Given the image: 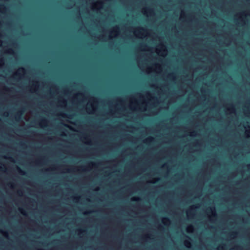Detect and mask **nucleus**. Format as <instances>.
Returning <instances> with one entry per match:
<instances>
[{"label":"nucleus","mask_w":250,"mask_h":250,"mask_svg":"<svg viewBox=\"0 0 250 250\" xmlns=\"http://www.w3.org/2000/svg\"><path fill=\"white\" fill-rule=\"evenodd\" d=\"M62 104H66V102L65 101H61Z\"/></svg>","instance_id":"15"},{"label":"nucleus","mask_w":250,"mask_h":250,"mask_svg":"<svg viewBox=\"0 0 250 250\" xmlns=\"http://www.w3.org/2000/svg\"><path fill=\"white\" fill-rule=\"evenodd\" d=\"M236 234V232H233L231 235H234V234Z\"/></svg>","instance_id":"19"},{"label":"nucleus","mask_w":250,"mask_h":250,"mask_svg":"<svg viewBox=\"0 0 250 250\" xmlns=\"http://www.w3.org/2000/svg\"><path fill=\"white\" fill-rule=\"evenodd\" d=\"M17 169L20 174L23 175L25 174V172L21 170L19 167H17Z\"/></svg>","instance_id":"2"},{"label":"nucleus","mask_w":250,"mask_h":250,"mask_svg":"<svg viewBox=\"0 0 250 250\" xmlns=\"http://www.w3.org/2000/svg\"><path fill=\"white\" fill-rule=\"evenodd\" d=\"M213 216L214 217H216V214L214 213L213 214Z\"/></svg>","instance_id":"17"},{"label":"nucleus","mask_w":250,"mask_h":250,"mask_svg":"<svg viewBox=\"0 0 250 250\" xmlns=\"http://www.w3.org/2000/svg\"><path fill=\"white\" fill-rule=\"evenodd\" d=\"M64 125H65V126H67V127H69L68 125H66V124H64Z\"/></svg>","instance_id":"21"},{"label":"nucleus","mask_w":250,"mask_h":250,"mask_svg":"<svg viewBox=\"0 0 250 250\" xmlns=\"http://www.w3.org/2000/svg\"><path fill=\"white\" fill-rule=\"evenodd\" d=\"M193 209H194L193 207L191 208L190 210L188 212V215H190V214H191V211L192 210H193Z\"/></svg>","instance_id":"7"},{"label":"nucleus","mask_w":250,"mask_h":250,"mask_svg":"<svg viewBox=\"0 0 250 250\" xmlns=\"http://www.w3.org/2000/svg\"><path fill=\"white\" fill-rule=\"evenodd\" d=\"M0 9L1 10H5L6 9V7L5 6H4V5H1L0 6Z\"/></svg>","instance_id":"5"},{"label":"nucleus","mask_w":250,"mask_h":250,"mask_svg":"<svg viewBox=\"0 0 250 250\" xmlns=\"http://www.w3.org/2000/svg\"><path fill=\"white\" fill-rule=\"evenodd\" d=\"M163 220L164 221H166V222H170V220L167 217H165L163 219Z\"/></svg>","instance_id":"6"},{"label":"nucleus","mask_w":250,"mask_h":250,"mask_svg":"<svg viewBox=\"0 0 250 250\" xmlns=\"http://www.w3.org/2000/svg\"><path fill=\"white\" fill-rule=\"evenodd\" d=\"M8 52H9V53H13V50L12 49H9V50H8Z\"/></svg>","instance_id":"10"},{"label":"nucleus","mask_w":250,"mask_h":250,"mask_svg":"<svg viewBox=\"0 0 250 250\" xmlns=\"http://www.w3.org/2000/svg\"><path fill=\"white\" fill-rule=\"evenodd\" d=\"M20 210H21V213L22 214H25V213L22 211V210L21 209H20Z\"/></svg>","instance_id":"16"},{"label":"nucleus","mask_w":250,"mask_h":250,"mask_svg":"<svg viewBox=\"0 0 250 250\" xmlns=\"http://www.w3.org/2000/svg\"><path fill=\"white\" fill-rule=\"evenodd\" d=\"M1 61H2V60H0V62H1Z\"/></svg>","instance_id":"25"},{"label":"nucleus","mask_w":250,"mask_h":250,"mask_svg":"<svg viewBox=\"0 0 250 250\" xmlns=\"http://www.w3.org/2000/svg\"><path fill=\"white\" fill-rule=\"evenodd\" d=\"M63 117H65L64 114L61 115Z\"/></svg>","instance_id":"22"},{"label":"nucleus","mask_w":250,"mask_h":250,"mask_svg":"<svg viewBox=\"0 0 250 250\" xmlns=\"http://www.w3.org/2000/svg\"><path fill=\"white\" fill-rule=\"evenodd\" d=\"M46 123V120H42V124H45Z\"/></svg>","instance_id":"11"},{"label":"nucleus","mask_w":250,"mask_h":250,"mask_svg":"<svg viewBox=\"0 0 250 250\" xmlns=\"http://www.w3.org/2000/svg\"><path fill=\"white\" fill-rule=\"evenodd\" d=\"M169 77H173V74H170V75H169Z\"/></svg>","instance_id":"20"},{"label":"nucleus","mask_w":250,"mask_h":250,"mask_svg":"<svg viewBox=\"0 0 250 250\" xmlns=\"http://www.w3.org/2000/svg\"><path fill=\"white\" fill-rule=\"evenodd\" d=\"M69 118H71V117L70 116L68 117Z\"/></svg>","instance_id":"24"},{"label":"nucleus","mask_w":250,"mask_h":250,"mask_svg":"<svg viewBox=\"0 0 250 250\" xmlns=\"http://www.w3.org/2000/svg\"><path fill=\"white\" fill-rule=\"evenodd\" d=\"M185 245L188 248H189L190 246H191V243H190V242L189 241H186L185 242Z\"/></svg>","instance_id":"3"},{"label":"nucleus","mask_w":250,"mask_h":250,"mask_svg":"<svg viewBox=\"0 0 250 250\" xmlns=\"http://www.w3.org/2000/svg\"><path fill=\"white\" fill-rule=\"evenodd\" d=\"M210 210L211 211H213V210H214V211L215 210V209H214V208H210Z\"/></svg>","instance_id":"14"},{"label":"nucleus","mask_w":250,"mask_h":250,"mask_svg":"<svg viewBox=\"0 0 250 250\" xmlns=\"http://www.w3.org/2000/svg\"><path fill=\"white\" fill-rule=\"evenodd\" d=\"M19 71L20 72H23L24 71V69L23 67H21L19 68Z\"/></svg>","instance_id":"9"},{"label":"nucleus","mask_w":250,"mask_h":250,"mask_svg":"<svg viewBox=\"0 0 250 250\" xmlns=\"http://www.w3.org/2000/svg\"><path fill=\"white\" fill-rule=\"evenodd\" d=\"M22 114V112L21 111H19L18 112H17L15 117L16 120H18V119H20Z\"/></svg>","instance_id":"1"},{"label":"nucleus","mask_w":250,"mask_h":250,"mask_svg":"<svg viewBox=\"0 0 250 250\" xmlns=\"http://www.w3.org/2000/svg\"><path fill=\"white\" fill-rule=\"evenodd\" d=\"M140 199L139 198H136V197H135V198H132V199H131V200H132V201H137L140 200Z\"/></svg>","instance_id":"4"},{"label":"nucleus","mask_w":250,"mask_h":250,"mask_svg":"<svg viewBox=\"0 0 250 250\" xmlns=\"http://www.w3.org/2000/svg\"><path fill=\"white\" fill-rule=\"evenodd\" d=\"M15 76L16 77L19 76H20V73H18V72H17V73H16L15 74Z\"/></svg>","instance_id":"12"},{"label":"nucleus","mask_w":250,"mask_h":250,"mask_svg":"<svg viewBox=\"0 0 250 250\" xmlns=\"http://www.w3.org/2000/svg\"><path fill=\"white\" fill-rule=\"evenodd\" d=\"M79 197H75L74 198V200H78V199H79Z\"/></svg>","instance_id":"13"},{"label":"nucleus","mask_w":250,"mask_h":250,"mask_svg":"<svg viewBox=\"0 0 250 250\" xmlns=\"http://www.w3.org/2000/svg\"><path fill=\"white\" fill-rule=\"evenodd\" d=\"M140 29L141 30H142V31H144V30H144V29L143 28H141Z\"/></svg>","instance_id":"18"},{"label":"nucleus","mask_w":250,"mask_h":250,"mask_svg":"<svg viewBox=\"0 0 250 250\" xmlns=\"http://www.w3.org/2000/svg\"><path fill=\"white\" fill-rule=\"evenodd\" d=\"M0 42H1V41H0Z\"/></svg>","instance_id":"26"},{"label":"nucleus","mask_w":250,"mask_h":250,"mask_svg":"<svg viewBox=\"0 0 250 250\" xmlns=\"http://www.w3.org/2000/svg\"><path fill=\"white\" fill-rule=\"evenodd\" d=\"M88 213H89V212H86L84 213L85 214H88Z\"/></svg>","instance_id":"23"},{"label":"nucleus","mask_w":250,"mask_h":250,"mask_svg":"<svg viewBox=\"0 0 250 250\" xmlns=\"http://www.w3.org/2000/svg\"><path fill=\"white\" fill-rule=\"evenodd\" d=\"M153 140V138L152 137H149L147 139V141L149 142H151Z\"/></svg>","instance_id":"8"}]
</instances>
